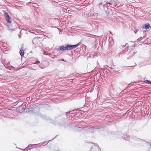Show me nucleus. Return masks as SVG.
Returning <instances> with one entry per match:
<instances>
[{
  "label": "nucleus",
  "instance_id": "nucleus-1",
  "mask_svg": "<svg viewBox=\"0 0 151 151\" xmlns=\"http://www.w3.org/2000/svg\"><path fill=\"white\" fill-rule=\"evenodd\" d=\"M70 126L73 128V130L76 132H83L86 129L87 127H78L76 126H72L69 123H65V128Z\"/></svg>",
  "mask_w": 151,
  "mask_h": 151
},
{
  "label": "nucleus",
  "instance_id": "nucleus-2",
  "mask_svg": "<svg viewBox=\"0 0 151 151\" xmlns=\"http://www.w3.org/2000/svg\"><path fill=\"white\" fill-rule=\"evenodd\" d=\"M107 2L105 0H102L101 2L99 4V8L101 9H105Z\"/></svg>",
  "mask_w": 151,
  "mask_h": 151
},
{
  "label": "nucleus",
  "instance_id": "nucleus-3",
  "mask_svg": "<svg viewBox=\"0 0 151 151\" xmlns=\"http://www.w3.org/2000/svg\"><path fill=\"white\" fill-rule=\"evenodd\" d=\"M58 50L61 51L67 50L66 45H65V46L64 45L61 46L58 48Z\"/></svg>",
  "mask_w": 151,
  "mask_h": 151
},
{
  "label": "nucleus",
  "instance_id": "nucleus-4",
  "mask_svg": "<svg viewBox=\"0 0 151 151\" xmlns=\"http://www.w3.org/2000/svg\"><path fill=\"white\" fill-rule=\"evenodd\" d=\"M101 127H98V126H94L90 127L89 129H90V130H93L94 129H98L100 128Z\"/></svg>",
  "mask_w": 151,
  "mask_h": 151
},
{
  "label": "nucleus",
  "instance_id": "nucleus-5",
  "mask_svg": "<svg viewBox=\"0 0 151 151\" xmlns=\"http://www.w3.org/2000/svg\"><path fill=\"white\" fill-rule=\"evenodd\" d=\"M118 134L119 135H120V136H118V137L119 138H122L123 139H124L126 140V139H125V137H123V135L122 134V133H121V132H118Z\"/></svg>",
  "mask_w": 151,
  "mask_h": 151
},
{
  "label": "nucleus",
  "instance_id": "nucleus-6",
  "mask_svg": "<svg viewBox=\"0 0 151 151\" xmlns=\"http://www.w3.org/2000/svg\"><path fill=\"white\" fill-rule=\"evenodd\" d=\"M7 22L9 23H11L12 22V19L10 17H9L7 18H5Z\"/></svg>",
  "mask_w": 151,
  "mask_h": 151
},
{
  "label": "nucleus",
  "instance_id": "nucleus-7",
  "mask_svg": "<svg viewBox=\"0 0 151 151\" xmlns=\"http://www.w3.org/2000/svg\"><path fill=\"white\" fill-rule=\"evenodd\" d=\"M75 111V110H72L70 111H69V112H66V114L67 115V116H70V115H69L70 113H71L70 114V115L71 114H73V113L74 112V111Z\"/></svg>",
  "mask_w": 151,
  "mask_h": 151
},
{
  "label": "nucleus",
  "instance_id": "nucleus-8",
  "mask_svg": "<svg viewBox=\"0 0 151 151\" xmlns=\"http://www.w3.org/2000/svg\"><path fill=\"white\" fill-rule=\"evenodd\" d=\"M67 47V50H71L72 49V46L70 44H67L66 45Z\"/></svg>",
  "mask_w": 151,
  "mask_h": 151
},
{
  "label": "nucleus",
  "instance_id": "nucleus-9",
  "mask_svg": "<svg viewBox=\"0 0 151 151\" xmlns=\"http://www.w3.org/2000/svg\"><path fill=\"white\" fill-rule=\"evenodd\" d=\"M38 144H30L28 145L27 147L24 149L25 150H27V148H29L35 145H37Z\"/></svg>",
  "mask_w": 151,
  "mask_h": 151
},
{
  "label": "nucleus",
  "instance_id": "nucleus-10",
  "mask_svg": "<svg viewBox=\"0 0 151 151\" xmlns=\"http://www.w3.org/2000/svg\"><path fill=\"white\" fill-rule=\"evenodd\" d=\"M81 44V42H79L77 44L75 45H72V49H74L77 47L79 45Z\"/></svg>",
  "mask_w": 151,
  "mask_h": 151
},
{
  "label": "nucleus",
  "instance_id": "nucleus-11",
  "mask_svg": "<svg viewBox=\"0 0 151 151\" xmlns=\"http://www.w3.org/2000/svg\"><path fill=\"white\" fill-rule=\"evenodd\" d=\"M150 27V24L149 23H147L145 25V28L146 29H148Z\"/></svg>",
  "mask_w": 151,
  "mask_h": 151
},
{
  "label": "nucleus",
  "instance_id": "nucleus-12",
  "mask_svg": "<svg viewBox=\"0 0 151 151\" xmlns=\"http://www.w3.org/2000/svg\"><path fill=\"white\" fill-rule=\"evenodd\" d=\"M19 53L22 57L23 56L24 54V51L23 50H20Z\"/></svg>",
  "mask_w": 151,
  "mask_h": 151
},
{
  "label": "nucleus",
  "instance_id": "nucleus-13",
  "mask_svg": "<svg viewBox=\"0 0 151 151\" xmlns=\"http://www.w3.org/2000/svg\"><path fill=\"white\" fill-rule=\"evenodd\" d=\"M4 17L5 18H7L8 17H9V15L8 13H7V12H4Z\"/></svg>",
  "mask_w": 151,
  "mask_h": 151
},
{
  "label": "nucleus",
  "instance_id": "nucleus-14",
  "mask_svg": "<svg viewBox=\"0 0 151 151\" xmlns=\"http://www.w3.org/2000/svg\"><path fill=\"white\" fill-rule=\"evenodd\" d=\"M114 2V1H111L109 3L108 2L106 3V6H108V4L109 5V6H110V5H112Z\"/></svg>",
  "mask_w": 151,
  "mask_h": 151
},
{
  "label": "nucleus",
  "instance_id": "nucleus-15",
  "mask_svg": "<svg viewBox=\"0 0 151 151\" xmlns=\"http://www.w3.org/2000/svg\"><path fill=\"white\" fill-rule=\"evenodd\" d=\"M123 5V4L122 3H121L120 4V5H118V4H116V5H115V6L114 7H113L115 9L116 8H117Z\"/></svg>",
  "mask_w": 151,
  "mask_h": 151
},
{
  "label": "nucleus",
  "instance_id": "nucleus-16",
  "mask_svg": "<svg viewBox=\"0 0 151 151\" xmlns=\"http://www.w3.org/2000/svg\"><path fill=\"white\" fill-rule=\"evenodd\" d=\"M12 27L10 25H9L8 26V29L10 31L11 30L12 32L13 31L14 29H12Z\"/></svg>",
  "mask_w": 151,
  "mask_h": 151
},
{
  "label": "nucleus",
  "instance_id": "nucleus-17",
  "mask_svg": "<svg viewBox=\"0 0 151 151\" xmlns=\"http://www.w3.org/2000/svg\"><path fill=\"white\" fill-rule=\"evenodd\" d=\"M144 81L145 82L147 83L148 84H151V81H150L147 80H145L144 79Z\"/></svg>",
  "mask_w": 151,
  "mask_h": 151
},
{
  "label": "nucleus",
  "instance_id": "nucleus-18",
  "mask_svg": "<svg viewBox=\"0 0 151 151\" xmlns=\"http://www.w3.org/2000/svg\"><path fill=\"white\" fill-rule=\"evenodd\" d=\"M114 2L113 3V4H112V5L114 6L115 5H116L118 2V1L117 0H114Z\"/></svg>",
  "mask_w": 151,
  "mask_h": 151
},
{
  "label": "nucleus",
  "instance_id": "nucleus-19",
  "mask_svg": "<svg viewBox=\"0 0 151 151\" xmlns=\"http://www.w3.org/2000/svg\"><path fill=\"white\" fill-rule=\"evenodd\" d=\"M93 15L95 17H97L98 15V14L94 12L93 13Z\"/></svg>",
  "mask_w": 151,
  "mask_h": 151
},
{
  "label": "nucleus",
  "instance_id": "nucleus-20",
  "mask_svg": "<svg viewBox=\"0 0 151 151\" xmlns=\"http://www.w3.org/2000/svg\"><path fill=\"white\" fill-rule=\"evenodd\" d=\"M32 110V108H28L27 109V110H28V111H31Z\"/></svg>",
  "mask_w": 151,
  "mask_h": 151
},
{
  "label": "nucleus",
  "instance_id": "nucleus-21",
  "mask_svg": "<svg viewBox=\"0 0 151 151\" xmlns=\"http://www.w3.org/2000/svg\"><path fill=\"white\" fill-rule=\"evenodd\" d=\"M40 63V62L39 61H36L34 63L35 64H38Z\"/></svg>",
  "mask_w": 151,
  "mask_h": 151
},
{
  "label": "nucleus",
  "instance_id": "nucleus-22",
  "mask_svg": "<svg viewBox=\"0 0 151 151\" xmlns=\"http://www.w3.org/2000/svg\"><path fill=\"white\" fill-rule=\"evenodd\" d=\"M50 141V140H49V141H48V142H49V141ZM48 142V141H44V142H42V145H43V144H45V143L46 142Z\"/></svg>",
  "mask_w": 151,
  "mask_h": 151
},
{
  "label": "nucleus",
  "instance_id": "nucleus-23",
  "mask_svg": "<svg viewBox=\"0 0 151 151\" xmlns=\"http://www.w3.org/2000/svg\"><path fill=\"white\" fill-rule=\"evenodd\" d=\"M19 49L20 50H23V45H22L21 47Z\"/></svg>",
  "mask_w": 151,
  "mask_h": 151
},
{
  "label": "nucleus",
  "instance_id": "nucleus-24",
  "mask_svg": "<svg viewBox=\"0 0 151 151\" xmlns=\"http://www.w3.org/2000/svg\"><path fill=\"white\" fill-rule=\"evenodd\" d=\"M138 30L137 29V30H135L134 32L135 34H136Z\"/></svg>",
  "mask_w": 151,
  "mask_h": 151
},
{
  "label": "nucleus",
  "instance_id": "nucleus-25",
  "mask_svg": "<svg viewBox=\"0 0 151 151\" xmlns=\"http://www.w3.org/2000/svg\"><path fill=\"white\" fill-rule=\"evenodd\" d=\"M43 54L44 55H47V54L46 53V52L45 51L43 53Z\"/></svg>",
  "mask_w": 151,
  "mask_h": 151
},
{
  "label": "nucleus",
  "instance_id": "nucleus-26",
  "mask_svg": "<svg viewBox=\"0 0 151 151\" xmlns=\"http://www.w3.org/2000/svg\"><path fill=\"white\" fill-rule=\"evenodd\" d=\"M39 66L40 67V68H42V69H43V68H44V67H42V66H41V65H39Z\"/></svg>",
  "mask_w": 151,
  "mask_h": 151
},
{
  "label": "nucleus",
  "instance_id": "nucleus-27",
  "mask_svg": "<svg viewBox=\"0 0 151 151\" xmlns=\"http://www.w3.org/2000/svg\"><path fill=\"white\" fill-rule=\"evenodd\" d=\"M122 54V52H121L119 54V57H120V55H121V54Z\"/></svg>",
  "mask_w": 151,
  "mask_h": 151
},
{
  "label": "nucleus",
  "instance_id": "nucleus-28",
  "mask_svg": "<svg viewBox=\"0 0 151 151\" xmlns=\"http://www.w3.org/2000/svg\"><path fill=\"white\" fill-rule=\"evenodd\" d=\"M60 61H63L65 62V61L64 60V59H60Z\"/></svg>",
  "mask_w": 151,
  "mask_h": 151
},
{
  "label": "nucleus",
  "instance_id": "nucleus-29",
  "mask_svg": "<svg viewBox=\"0 0 151 151\" xmlns=\"http://www.w3.org/2000/svg\"><path fill=\"white\" fill-rule=\"evenodd\" d=\"M110 69H115L114 68H112L111 67H109Z\"/></svg>",
  "mask_w": 151,
  "mask_h": 151
},
{
  "label": "nucleus",
  "instance_id": "nucleus-30",
  "mask_svg": "<svg viewBox=\"0 0 151 151\" xmlns=\"http://www.w3.org/2000/svg\"><path fill=\"white\" fill-rule=\"evenodd\" d=\"M19 35V38H21V36L20 35Z\"/></svg>",
  "mask_w": 151,
  "mask_h": 151
},
{
  "label": "nucleus",
  "instance_id": "nucleus-31",
  "mask_svg": "<svg viewBox=\"0 0 151 151\" xmlns=\"http://www.w3.org/2000/svg\"><path fill=\"white\" fill-rule=\"evenodd\" d=\"M10 62H9L8 63V65H10L9 63H10Z\"/></svg>",
  "mask_w": 151,
  "mask_h": 151
},
{
  "label": "nucleus",
  "instance_id": "nucleus-32",
  "mask_svg": "<svg viewBox=\"0 0 151 151\" xmlns=\"http://www.w3.org/2000/svg\"><path fill=\"white\" fill-rule=\"evenodd\" d=\"M150 145L151 146V142H150Z\"/></svg>",
  "mask_w": 151,
  "mask_h": 151
},
{
  "label": "nucleus",
  "instance_id": "nucleus-33",
  "mask_svg": "<svg viewBox=\"0 0 151 151\" xmlns=\"http://www.w3.org/2000/svg\"><path fill=\"white\" fill-rule=\"evenodd\" d=\"M11 66L12 68H14V67H13V66H11Z\"/></svg>",
  "mask_w": 151,
  "mask_h": 151
},
{
  "label": "nucleus",
  "instance_id": "nucleus-34",
  "mask_svg": "<svg viewBox=\"0 0 151 151\" xmlns=\"http://www.w3.org/2000/svg\"><path fill=\"white\" fill-rule=\"evenodd\" d=\"M129 85H130V84H128V87H126V88H127L128 87V86H129Z\"/></svg>",
  "mask_w": 151,
  "mask_h": 151
},
{
  "label": "nucleus",
  "instance_id": "nucleus-35",
  "mask_svg": "<svg viewBox=\"0 0 151 151\" xmlns=\"http://www.w3.org/2000/svg\"><path fill=\"white\" fill-rule=\"evenodd\" d=\"M137 139V140H138H138H139L140 139Z\"/></svg>",
  "mask_w": 151,
  "mask_h": 151
},
{
  "label": "nucleus",
  "instance_id": "nucleus-36",
  "mask_svg": "<svg viewBox=\"0 0 151 151\" xmlns=\"http://www.w3.org/2000/svg\"><path fill=\"white\" fill-rule=\"evenodd\" d=\"M31 33L33 34H34V33L33 32H31Z\"/></svg>",
  "mask_w": 151,
  "mask_h": 151
},
{
  "label": "nucleus",
  "instance_id": "nucleus-37",
  "mask_svg": "<svg viewBox=\"0 0 151 151\" xmlns=\"http://www.w3.org/2000/svg\"><path fill=\"white\" fill-rule=\"evenodd\" d=\"M125 45H123V47H125Z\"/></svg>",
  "mask_w": 151,
  "mask_h": 151
},
{
  "label": "nucleus",
  "instance_id": "nucleus-38",
  "mask_svg": "<svg viewBox=\"0 0 151 151\" xmlns=\"http://www.w3.org/2000/svg\"><path fill=\"white\" fill-rule=\"evenodd\" d=\"M6 68H8V69H10L9 68H7V67H6Z\"/></svg>",
  "mask_w": 151,
  "mask_h": 151
},
{
  "label": "nucleus",
  "instance_id": "nucleus-39",
  "mask_svg": "<svg viewBox=\"0 0 151 151\" xmlns=\"http://www.w3.org/2000/svg\"><path fill=\"white\" fill-rule=\"evenodd\" d=\"M118 4V5H120V4L119 5V4Z\"/></svg>",
  "mask_w": 151,
  "mask_h": 151
},
{
  "label": "nucleus",
  "instance_id": "nucleus-40",
  "mask_svg": "<svg viewBox=\"0 0 151 151\" xmlns=\"http://www.w3.org/2000/svg\"><path fill=\"white\" fill-rule=\"evenodd\" d=\"M129 59V58H127V59Z\"/></svg>",
  "mask_w": 151,
  "mask_h": 151
},
{
  "label": "nucleus",
  "instance_id": "nucleus-41",
  "mask_svg": "<svg viewBox=\"0 0 151 151\" xmlns=\"http://www.w3.org/2000/svg\"><path fill=\"white\" fill-rule=\"evenodd\" d=\"M106 66L108 67V66H107V65H106Z\"/></svg>",
  "mask_w": 151,
  "mask_h": 151
},
{
  "label": "nucleus",
  "instance_id": "nucleus-42",
  "mask_svg": "<svg viewBox=\"0 0 151 151\" xmlns=\"http://www.w3.org/2000/svg\"><path fill=\"white\" fill-rule=\"evenodd\" d=\"M18 111H19V109H18Z\"/></svg>",
  "mask_w": 151,
  "mask_h": 151
}]
</instances>
